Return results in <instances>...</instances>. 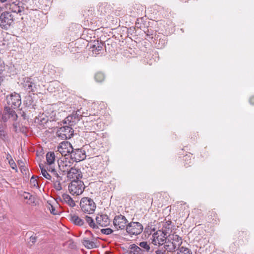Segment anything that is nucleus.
I'll return each instance as SVG.
<instances>
[{"label": "nucleus", "instance_id": "nucleus-1", "mask_svg": "<svg viewBox=\"0 0 254 254\" xmlns=\"http://www.w3.org/2000/svg\"><path fill=\"white\" fill-rule=\"evenodd\" d=\"M182 244L181 237L178 235L169 234L164 245V249L168 252H173L178 250Z\"/></svg>", "mask_w": 254, "mask_h": 254}, {"label": "nucleus", "instance_id": "nucleus-2", "mask_svg": "<svg viewBox=\"0 0 254 254\" xmlns=\"http://www.w3.org/2000/svg\"><path fill=\"white\" fill-rule=\"evenodd\" d=\"M81 209L85 213L92 214L96 207L93 200L89 197H83L80 202Z\"/></svg>", "mask_w": 254, "mask_h": 254}, {"label": "nucleus", "instance_id": "nucleus-3", "mask_svg": "<svg viewBox=\"0 0 254 254\" xmlns=\"http://www.w3.org/2000/svg\"><path fill=\"white\" fill-rule=\"evenodd\" d=\"M85 186L80 180H72L68 185L69 192L72 195H78L84 191Z\"/></svg>", "mask_w": 254, "mask_h": 254}, {"label": "nucleus", "instance_id": "nucleus-4", "mask_svg": "<svg viewBox=\"0 0 254 254\" xmlns=\"http://www.w3.org/2000/svg\"><path fill=\"white\" fill-rule=\"evenodd\" d=\"M167 235L161 230L157 231L151 236L150 238L151 243L156 246L164 245L165 242L167 239Z\"/></svg>", "mask_w": 254, "mask_h": 254}, {"label": "nucleus", "instance_id": "nucleus-5", "mask_svg": "<svg viewBox=\"0 0 254 254\" xmlns=\"http://www.w3.org/2000/svg\"><path fill=\"white\" fill-rule=\"evenodd\" d=\"M143 229L141 223L132 221L127 224L126 230L130 235H137L142 232Z\"/></svg>", "mask_w": 254, "mask_h": 254}, {"label": "nucleus", "instance_id": "nucleus-6", "mask_svg": "<svg viewBox=\"0 0 254 254\" xmlns=\"http://www.w3.org/2000/svg\"><path fill=\"white\" fill-rule=\"evenodd\" d=\"M73 129L69 126L60 127L57 131V135L62 139L70 138L73 135Z\"/></svg>", "mask_w": 254, "mask_h": 254}, {"label": "nucleus", "instance_id": "nucleus-7", "mask_svg": "<svg viewBox=\"0 0 254 254\" xmlns=\"http://www.w3.org/2000/svg\"><path fill=\"white\" fill-rule=\"evenodd\" d=\"M73 151V147L68 141H63L61 142L58 147V151L61 153L62 156L65 157L67 155H71L72 151Z\"/></svg>", "mask_w": 254, "mask_h": 254}, {"label": "nucleus", "instance_id": "nucleus-8", "mask_svg": "<svg viewBox=\"0 0 254 254\" xmlns=\"http://www.w3.org/2000/svg\"><path fill=\"white\" fill-rule=\"evenodd\" d=\"M13 21L11 15L9 12H3L0 16V26L2 29H7L12 24Z\"/></svg>", "mask_w": 254, "mask_h": 254}, {"label": "nucleus", "instance_id": "nucleus-9", "mask_svg": "<svg viewBox=\"0 0 254 254\" xmlns=\"http://www.w3.org/2000/svg\"><path fill=\"white\" fill-rule=\"evenodd\" d=\"M17 115L14 110L10 107H5L2 115L1 120L3 122H6L8 119L15 121L17 119Z\"/></svg>", "mask_w": 254, "mask_h": 254}, {"label": "nucleus", "instance_id": "nucleus-10", "mask_svg": "<svg viewBox=\"0 0 254 254\" xmlns=\"http://www.w3.org/2000/svg\"><path fill=\"white\" fill-rule=\"evenodd\" d=\"M7 104L13 109L18 108L21 104V97L16 93H12L7 97Z\"/></svg>", "mask_w": 254, "mask_h": 254}, {"label": "nucleus", "instance_id": "nucleus-11", "mask_svg": "<svg viewBox=\"0 0 254 254\" xmlns=\"http://www.w3.org/2000/svg\"><path fill=\"white\" fill-rule=\"evenodd\" d=\"M127 223L126 218L121 214L116 216L113 220L114 226L117 230L125 229V228H126Z\"/></svg>", "mask_w": 254, "mask_h": 254}, {"label": "nucleus", "instance_id": "nucleus-12", "mask_svg": "<svg viewBox=\"0 0 254 254\" xmlns=\"http://www.w3.org/2000/svg\"><path fill=\"white\" fill-rule=\"evenodd\" d=\"M70 159L73 161L79 162L86 158V152L82 148H77L74 149L70 155Z\"/></svg>", "mask_w": 254, "mask_h": 254}, {"label": "nucleus", "instance_id": "nucleus-13", "mask_svg": "<svg viewBox=\"0 0 254 254\" xmlns=\"http://www.w3.org/2000/svg\"><path fill=\"white\" fill-rule=\"evenodd\" d=\"M72 163L70 160L66 157H63L58 160V165L60 170L63 172H67L71 168Z\"/></svg>", "mask_w": 254, "mask_h": 254}, {"label": "nucleus", "instance_id": "nucleus-14", "mask_svg": "<svg viewBox=\"0 0 254 254\" xmlns=\"http://www.w3.org/2000/svg\"><path fill=\"white\" fill-rule=\"evenodd\" d=\"M67 177L73 180H79L82 177V175L80 169L71 167L67 173Z\"/></svg>", "mask_w": 254, "mask_h": 254}, {"label": "nucleus", "instance_id": "nucleus-15", "mask_svg": "<svg viewBox=\"0 0 254 254\" xmlns=\"http://www.w3.org/2000/svg\"><path fill=\"white\" fill-rule=\"evenodd\" d=\"M96 221L97 224L101 227H106L110 223V220L106 214L98 215Z\"/></svg>", "mask_w": 254, "mask_h": 254}, {"label": "nucleus", "instance_id": "nucleus-16", "mask_svg": "<svg viewBox=\"0 0 254 254\" xmlns=\"http://www.w3.org/2000/svg\"><path fill=\"white\" fill-rule=\"evenodd\" d=\"M22 84L23 87L29 92L34 91V87L35 86V84L31 78H24L23 79V82L22 83Z\"/></svg>", "mask_w": 254, "mask_h": 254}, {"label": "nucleus", "instance_id": "nucleus-17", "mask_svg": "<svg viewBox=\"0 0 254 254\" xmlns=\"http://www.w3.org/2000/svg\"><path fill=\"white\" fill-rule=\"evenodd\" d=\"M0 138L5 142L9 141V136L6 131V126L0 123Z\"/></svg>", "mask_w": 254, "mask_h": 254}, {"label": "nucleus", "instance_id": "nucleus-18", "mask_svg": "<svg viewBox=\"0 0 254 254\" xmlns=\"http://www.w3.org/2000/svg\"><path fill=\"white\" fill-rule=\"evenodd\" d=\"M70 220L76 225L81 226H83L84 224V220L75 214H71L70 215Z\"/></svg>", "mask_w": 254, "mask_h": 254}, {"label": "nucleus", "instance_id": "nucleus-19", "mask_svg": "<svg viewBox=\"0 0 254 254\" xmlns=\"http://www.w3.org/2000/svg\"><path fill=\"white\" fill-rule=\"evenodd\" d=\"M144 251L142 250L140 247L132 244L130 245L129 248V254H144Z\"/></svg>", "mask_w": 254, "mask_h": 254}, {"label": "nucleus", "instance_id": "nucleus-20", "mask_svg": "<svg viewBox=\"0 0 254 254\" xmlns=\"http://www.w3.org/2000/svg\"><path fill=\"white\" fill-rule=\"evenodd\" d=\"M46 116L49 118L50 121H56L58 118L56 117V111H54L51 107H49V109H47L45 111Z\"/></svg>", "mask_w": 254, "mask_h": 254}, {"label": "nucleus", "instance_id": "nucleus-21", "mask_svg": "<svg viewBox=\"0 0 254 254\" xmlns=\"http://www.w3.org/2000/svg\"><path fill=\"white\" fill-rule=\"evenodd\" d=\"M103 43H99L98 41L96 44L93 45L91 48H92V52L94 54L97 55L100 54V52L103 50Z\"/></svg>", "mask_w": 254, "mask_h": 254}, {"label": "nucleus", "instance_id": "nucleus-22", "mask_svg": "<svg viewBox=\"0 0 254 254\" xmlns=\"http://www.w3.org/2000/svg\"><path fill=\"white\" fill-rule=\"evenodd\" d=\"M63 201L71 207L75 206V204L72 198L67 194L64 193L62 195Z\"/></svg>", "mask_w": 254, "mask_h": 254}, {"label": "nucleus", "instance_id": "nucleus-23", "mask_svg": "<svg viewBox=\"0 0 254 254\" xmlns=\"http://www.w3.org/2000/svg\"><path fill=\"white\" fill-rule=\"evenodd\" d=\"M46 160L47 164L52 165L55 162V155L54 152H49L46 154Z\"/></svg>", "mask_w": 254, "mask_h": 254}, {"label": "nucleus", "instance_id": "nucleus-24", "mask_svg": "<svg viewBox=\"0 0 254 254\" xmlns=\"http://www.w3.org/2000/svg\"><path fill=\"white\" fill-rule=\"evenodd\" d=\"M77 123L76 121L74 119L72 115L67 116L64 120V124H67L68 126L71 127L74 126Z\"/></svg>", "mask_w": 254, "mask_h": 254}, {"label": "nucleus", "instance_id": "nucleus-25", "mask_svg": "<svg viewBox=\"0 0 254 254\" xmlns=\"http://www.w3.org/2000/svg\"><path fill=\"white\" fill-rule=\"evenodd\" d=\"M21 196L24 198V199L28 200L29 202L28 203L29 204H33L35 203V197L29 192H23L21 194Z\"/></svg>", "mask_w": 254, "mask_h": 254}, {"label": "nucleus", "instance_id": "nucleus-26", "mask_svg": "<svg viewBox=\"0 0 254 254\" xmlns=\"http://www.w3.org/2000/svg\"><path fill=\"white\" fill-rule=\"evenodd\" d=\"M83 245L87 249H91L96 247V244L91 241L83 239L82 242Z\"/></svg>", "mask_w": 254, "mask_h": 254}, {"label": "nucleus", "instance_id": "nucleus-27", "mask_svg": "<svg viewBox=\"0 0 254 254\" xmlns=\"http://www.w3.org/2000/svg\"><path fill=\"white\" fill-rule=\"evenodd\" d=\"M10 9L13 12L16 13H20L21 12L24 11V7L20 5L12 3L10 5Z\"/></svg>", "mask_w": 254, "mask_h": 254}, {"label": "nucleus", "instance_id": "nucleus-28", "mask_svg": "<svg viewBox=\"0 0 254 254\" xmlns=\"http://www.w3.org/2000/svg\"><path fill=\"white\" fill-rule=\"evenodd\" d=\"M171 221H166L163 226L162 230L166 234L169 233V232L171 231Z\"/></svg>", "mask_w": 254, "mask_h": 254}, {"label": "nucleus", "instance_id": "nucleus-29", "mask_svg": "<svg viewBox=\"0 0 254 254\" xmlns=\"http://www.w3.org/2000/svg\"><path fill=\"white\" fill-rule=\"evenodd\" d=\"M39 167L40 168L42 175L47 179L52 181L51 176L47 172V170L44 169L43 165L42 164L39 165Z\"/></svg>", "mask_w": 254, "mask_h": 254}, {"label": "nucleus", "instance_id": "nucleus-30", "mask_svg": "<svg viewBox=\"0 0 254 254\" xmlns=\"http://www.w3.org/2000/svg\"><path fill=\"white\" fill-rule=\"evenodd\" d=\"M85 219L87 223L89 226L93 228H98V226L94 223L93 219L90 216L87 215L85 216Z\"/></svg>", "mask_w": 254, "mask_h": 254}, {"label": "nucleus", "instance_id": "nucleus-31", "mask_svg": "<svg viewBox=\"0 0 254 254\" xmlns=\"http://www.w3.org/2000/svg\"><path fill=\"white\" fill-rule=\"evenodd\" d=\"M177 254H192V252L189 249L182 247L178 249Z\"/></svg>", "mask_w": 254, "mask_h": 254}, {"label": "nucleus", "instance_id": "nucleus-32", "mask_svg": "<svg viewBox=\"0 0 254 254\" xmlns=\"http://www.w3.org/2000/svg\"><path fill=\"white\" fill-rule=\"evenodd\" d=\"M62 180V179H53V182L54 183V188L57 190H61L62 189V185L61 184L60 181Z\"/></svg>", "mask_w": 254, "mask_h": 254}, {"label": "nucleus", "instance_id": "nucleus-33", "mask_svg": "<svg viewBox=\"0 0 254 254\" xmlns=\"http://www.w3.org/2000/svg\"><path fill=\"white\" fill-rule=\"evenodd\" d=\"M95 79L97 82H101L104 80L105 75L102 72H97L95 75Z\"/></svg>", "mask_w": 254, "mask_h": 254}, {"label": "nucleus", "instance_id": "nucleus-34", "mask_svg": "<svg viewBox=\"0 0 254 254\" xmlns=\"http://www.w3.org/2000/svg\"><path fill=\"white\" fill-rule=\"evenodd\" d=\"M139 246L144 249V252H148L150 250V247L146 242H142L139 243Z\"/></svg>", "mask_w": 254, "mask_h": 254}, {"label": "nucleus", "instance_id": "nucleus-35", "mask_svg": "<svg viewBox=\"0 0 254 254\" xmlns=\"http://www.w3.org/2000/svg\"><path fill=\"white\" fill-rule=\"evenodd\" d=\"M73 117H74V119L76 121V122L78 123L82 118V117L83 116L82 114H78L77 112H73L71 114Z\"/></svg>", "mask_w": 254, "mask_h": 254}, {"label": "nucleus", "instance_id": "nucleus-36", "mask_svg": "<svg viewBox=\"0 0 254 254\" xmlns=\"http://www.w3.org/2000/svg\"><path fill=\"white\" fill-rule=\"evenodd\" d=\"M30 184L33 187H37L38 182L34 176H33L30 179Z\"/></svg>", "mask_w": 254, "mask_h": 254}, {"label": "nucleus", "instance_id": "nucleus-37", "mask_svg": "<svg viewBox=\"0 0 254 254\" xmlns=\"http://www.w3.org/2000/svg\"><path fill=\"white\" fill-rule=\"evenodd\" d=\"M101 232L102 234L109 235L113 233V230L111 228H108L101 229Z\"/></svg>", "mask_w": 254, "mask_h": 254}, {"label": "nucleus", "instance_id": "nucleus-38", "mask_svg": "<svg viewBox=\"0 0 254 254\" xmlns=\"http://www.w3.org/2000/svg\"><path fill=\"white\" fill-rule=\"evenodd\" d=\"M49 210L51 212L53 215H57L58 214V211L56 209V208L52 205H50Z\"/></svg>", "mask_w": 254, "mask_h": 254}, {"label": "nucleus", "instance_id": "nucleus-39", "mask_svg": "<svg viewBox=\"0 0 254 254\" xmlns=\"http://www.w3.org/2000/svg\"><path fill=\"white\" fill-rule=\"evenodd\" d=\"M9 164L12 169H16L17 166L16 164L12 159V158H10L8 161Z\"/></svg>", "mask_w": 254, "mask_h": 254}, {"label": "nucleus", "instance_id": "nucleus-40", "mask_svg": "<svg viewBox=\"0 0 254 254\" xmlns=\"http://www.w3.org/2000/svg\"><path fill=\"white\" fill-rule=\"evenodd\" d=\"M18 164L20 166V168L21 171V172L22 173H23V171H26V168L24 166V163L22 161H18Z\"/></svg>", "mask_w": 254, "mask_h": 254}, {"label": "nucleus", "instance_id": "nucleus-41", "mask_svg": "<svg viewBox=\"0 0 254 254\" xmlns=\"http://www.w3.org/2000/svg\"><path fill=\"white\" fill-rule=\"evenodd\" d=\"M51 171L53 173V175L56 177V179H62V177L59 175L55 169H52Z\"/></svg>", "mask_w": 254, "mask_h": 254}, {"label": "nucleus", "instance_id": "nucleus-42", "mask_svg": "<svg viewBox=\"0 0 254 254\" xmlns=\"http://www.w3.org/2000/svg\"><path fill=\"white\" fill-rule=\"evenodd\" d=\"M5 70V65L4 63L0 60V74Z\"/></svg>", "mask_w": 254, "mask_h": 254}, {"label": "nucleus", "instance_id": "nucleus-43", "mask_svg": "<svg viewBox=\"0 0 254 254\" xmlns=\"http://www.w3.org/2000/svg\"><path fill=\"white\" fill-rule=\"evenodd\" d=\"M37 240V237L36 236H31L30 238V242L32 243V244H35V243L36 242Z\"/></svg>", "mask_w": 254, "mask_h": 254}, {"label": "nucleus", "instance_id": "nucleus-44", "mask_svg": "<svg viewBox=\"0 0 254 254\" xmlns=\"http://www.w3.org/2000/svg\"><path fill=\"white\" fill-rule=\"evenodd\" d=\"M166 250L165 249V250H157L155 253L156 254H166Z\"/></svg>", "mask_w": 254, "mask_h": 254}, {"label": "nucleus", "instance_id": "nucleus-45", "mask_svg": "<svg viewBox=\"0 0 254 254\" xmlns=\"http://www.w3.org/2000/svg\"><path fill=\"white\" fill-rule=\"evenodd\" d=\"M18 124L17 123H14L13 124V128L14 129V130L15 131H17V128H18Z\"/></svg>", "mask_w": 254, "mask_h": 254}, {"label": "nucleus", "instance_id": "nucleus-46", "mask_svg": "<svg viewBox=\"0 0 254 254\" xmlns=\"http://www.w3.org/2000/svg\"><path fill=\"white\" fill-rule=\"evenodd\" d=\"M250 103L252 105H254V97H252L250 98Z\"/></svg>", "mask_w": 254, "mask_h": 254}, {"label": "nucleus", "instance_id": "nucleus-47", "mask_svg": "<svg viewBox=\"0 0 254 254\" xmlns=\"http://www.w3.org/2000/svg\"><path fill=\"white\" fill-rule=\"evenodd\" d=\"M76 112H77L78 114H82L83 115V114H84L83 112H82V109H80L79 110H78Z\"/></svg>", "mask_w": 254, "mask_h": 254}, {"label": "nucleus", "instance_id": "nucleus-48", "mask_svg": "<svg viewBox=\"0 0 254 254\" xmlns=\"http://www.w3.org/2000/svg\"><path fill=\"white\" fill-rule=\"evenodd\" d=\"M6 158L8 161L10 158H12L11 156L8 153L7 154Z\"/></svg>", "mask_w": 254, "mask_h": 254}, {"label": "nucleus", "instance_id": "nucleus-49", "mask_svg": "<svg viewBox=\"0 0 254 254\" xmlns=\"http://www.w3.org/2000/svg\"><path fill=\"white\" fill-rule=\"evenodd\" d=\"M85 233H86L87 234H90V235H91L93 236L92 234V233H91V232L90 231H89V230H86V232H85Z\"/></svg>", "mask_w": 254, "mask_h": 254}, {"label": "nucleus", "instance_id": "nucleus-50", "mask_svg": "<svg viewBox=\"0 0 254 254\" xmlns=\"http://www.w3.org/2000/svg\"><path fill=\"white\" fill-rule=\"evenodd\" d=\"M7 0H0L1 2H5Z\"/></svg>", "mask_w": 254, "mask_h": 254}, {"label": "nucleus", "instance_id": "nucleus-51", "mask_svg": "<svg viewBox=\"0 0 254 254\" xmlns=\"http://www.w3.org/2000/svg\"><path fill=\"white\" fill-rule=\"evenodd\" d=\"M2 10V7L0 6V12Z\"/></svg>", "mask_w": 254, "mask_h": 254}]
</instances>
